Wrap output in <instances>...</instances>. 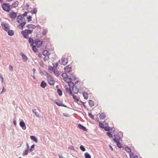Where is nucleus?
I'll use <instances>...</instances> for the list:
<instances>
[{"mask_svg":"<svg viewBox=\"0 0 158 158\" xmlns=\"http://www.w3.org/2000/svg\"><path fill=\"white\" fill-rule=\"evenodd\" d=\"M67 83H68L69 87L72 88V90L75 94H77L78 93V89L73 82H72V81H67Z\"/></svg>","mask_w":158,"mask_h":158,"instance_id":"1","label":"nucleus"},{"mask_svg":"<svg viewBox=\"0 0 158 158\" xmlns=\"http://www.w3.org/2000/svg\"><path fill=\"white\" fill-rule=\"evenodd\" d=\"M32 31V30H25L22 31L21 33L25 38L27 39L29 38L28 35L31 34Z\"/></svg>","mask_w":158,"mask_h":158,"instance_id":"2","label":"nucleus"},{"mask_svg":"<svg viewBox=\"0 0 158 158\" xmlns=\"http://www.w3.org/2000/svg\"><path fill=\"white\" fill-rule=\"evenodd\" d=\"M2 7L4 11L7 12H9L11 9L9 4L6 3H4L2 4Z\"/></svg>","mask_w":158,"mask_h":158,"instance_id":"3","label":"nucleus"},{"mask_svg":"<svg viewBox=\"0 0 158 158\" xmlns=\"http://www.w3.org/2000/svg\"><path fill=\"white\" fill-rule=\"evenodd\" d=\"M1 26L2 29L6 31H8L10 27L8 24L6 22H3L1 23Z\"/></svg>","mask_w":158,"mask_h":158,"instance_id":"4","label":"nucleus"},{"mask_svg":"<svg viewBox=\"0 0 158 158\" xmlns=\"http://www.w3.org/2000/svg\"><path fill=\"white\" fill-rule=\"evenodd\" d=\"M62 77L63 78L64 80L67 82V81H72V78L69 77H68V75L66 73H63L62 74Z\"/></svg>","mask_w":158,"mask_h":158,"instance_id":"5","label":"nucleus"},{"mask_svg":"<svg viewBox=\"0 0 158 158\" xmlns=\"http://www.w3.org/2000/svg\"><path fill=\"white\" fill-rule=\"evenodd\" d=\"M43 41H41L38 39H35L34 40V43L38 48L40 47L41 46L42 44L43 43Z\"/></svg>","mask_w":158,"mask_h":158,"instance_id":"6","label":"nucleus"},{"mask_svg":"<svg viewBox=\"0 0 158 158\" xmlns=\"http://www.w3.org/2000/svg\"><path fill=\"white\" fill-rule=\"evenodd\" d=\"M55 103L59 106H63L66 107H67L66 105H64L62 104V102L60 101L58 99L54 101Z\"/></svg>","mask_w":158,"mask_h":158,"instance_id":"7","label":"nucleus"},{"mask_svg":"<svg viewBox=\"0 0 158 158\" xmlns=\"http://www.w3.org/2000/svg\"><path fill=\"white\" fill-rule=\"evenodd\" d=\"M21 20L24 21H25V19L24 17H22V15H19L17 17V22L18 23H20Z\"/></svg>","mask_w":158,"mask_h":158,"instance_id":"8","label":"nucleus"},{"mask_svg":"<svg viewBox=\"0 0 158 158\" xmlns=\"http://www.w3.org/2000/svg\"><path fill=\"white\" fill-rule=\"evenodd\" d=\"M59 62L61 64L64 65H65L67 63V62L65 60V58L63 57L61 58V60H59Z\"/></svg>","mask_w":158,"mask_h":158,"instance_id":"9","label":"nucleus"},{"mask_svg":"<svg viewBox=\"0 0 158 158\" xmlns=\"http://www.w3.org/2000/svg\"><path fill=\"white\" fill-rule=\"evenodd\" d=\"M9 16L12 19L15 18L17 16V14L14 12H10L9 14Z\"/></svg>","mask_w":158,"mask_h":158,"instance_id":"10","label":"nucleus"},{"mask_svg":"<svg viewBox=\"0 0 158 158\" xmlns=\"http://www.w3.org/2000/svg\"><path fill=\"white\" fill-rule=\"evenodd\" d=\"M64 71L66 72H70L72 70L71 66L70 65H69L64 68Z\"/></svg>","mask_w":158,"mask_h":158,"instance_id":"11","label":"nucleus"},{"mask_svg":"<svg viewBox=\"0 0 158 158\" xmlns=\"http://www.w3.org/2000/svg\"><path fill=\"white\" fill-rule=\"evenodd\" d=\"M20 55L22 57V60L24 62H26L27 61L28 58L24 54L21 53Z\"/></svg>","mask_w":158,"mask_h":158,"instance_id":"12","label":"nucleus"},{"mask_svg":"<svg viewBox=\"0 0 158 158\" xmlns=\"http://www.w3.org/2000/svg\"><path fill=\"white\" fill-rule=\"evenodd\" d=\"M19 125L23 130H25L26 129V126L23 121L20 122L19 123Z\"/></svg>","mask_w":158,"mask_h":158,"instance_id":"13","label":"nucleus"},{"mask_svg":"<svg viewBox=\"0 0 158 158\" xmlns=\"http://www.w3.org/2000/svg\"><path fill=\"white\" fill-rule=\"evenodd\" d=\"M113 141L117 143V146L119 148H122V145L119 141L117 140L116 139H113Z\"/></svg>","mask_w":158,"mask_h":158,"instance_id":"14","label":"nucleus"},{"mask_svg":"<svg viewBox=\"0 0 158 158\" xmlns=\"http://www.w3.org/2000/svg\"><path fill=\"white\" fill-rule=\"evenodd\" d=\"M43 55L45 57H47L49 59V54L47 50L44 51L42 53Z\"/></svg>","mask_w":158,"mask_h":158,"instance_id":"15","label":"nucleus"},{"mask_svg":"<svg viewBox=\"0 0 158 158\" xmlns=\"http://www.w3.org/2000/svg\"><path fill=\"white\" fill-rule=\"evenodd\" d=\"M26 27L29 29H35L36 28V27L35 25L33 24H27L26 25Z\"/></svg>","mask_w":158,"mask_h":158,"instance_id":"16","label":"nucleus"},{"mask_svg":"<svg viewBox=\"0 0 158 158\" xmlns=\"http://www.w3.org/2000/svg\"><path fill=\"white\" fill-rule=\"evenodd\" d=\"M71 87H67L65 88V90L67 92V93H69V94L71 95H73V94L72 92L71 91Z\"/></svg>","mask_w":158,"mask_h":158,"instance_id":"17","label":"nucleus"},{"mask_svg":"<svg viewBox=\"0 0 158 158\" xmlns=\"http://www.w3.org/2000/svg\"><path fill=\"white\" fill-rule=\"evenodd\" d=\"M78 127L80 129L84 131H86L87 130V129L85 127L81 124H79L78 125Z\"/></svg>","mask_w":158,"mask_h":158,"instance_id":"18","label":"nucleus"},{"mask_svg":"<svg viewBox=\"0 0 158 158\" xmlns=\"http://www.w3.org/2000/svg\"><path fill=\"white\" fill-rule=\"evenodd\" d=\"M20 24L18 26V27L19 28L22 29H23L24 26L26 24V22H23L22 23H20Z\"/></svg>","mask_w":158,"mask_h":158,"instance_id":"19","label":"nucleus"},{"mask_svg":"<svg viewBox=\"0 0 158 158\" xmlns=\"http://www.w3.org/2000/svg\"><path fill=\"white\" fill-rule=\"evenodd\" d=\"M106 117V115L104 113H102L99 115V117L101 119H104Z\"/></svg>","mask_w":158,"mask_h":158,"instance_id":"20","label":"nucleus"},{"mask_svg":"<svg viewBox=\"0 0 158 158\" xmlns=\"http://www.w3.org/2000/svg\"><path fill=\"white\" fill-rule=\"evenodd\" d=\"M6 32H7L8 35L10 36H13L14 34V31L13 30H10V29Z\"/></svg>","mask_w":158,"mask_h":158,"instance_id":"21","label":"nucleus"},{"mask_svg":"<svg viewBox=\"0 0 158 158\" xmlns=\"http://www.w3.org/2000/svg\"><path fill=\"white\" fill-rule=\"evenodd\" d=\"M32 111V112L35 114L36 117L38 118L40 117L39 113L36 111V110L35 109H33Z\"/></svg>","mask_w":158,"mask_h":158,"instance_id":"22","label":"nucleus"},{"mask_svg":"<svg viewBox=\"0 0 158 158\" xmlns=\"http://www.w3.org/2000/svg\"><path fill=\"white\" fill-rule=\"evenodd\" d=\"M130 158H138L137 155H135L133 152H131L130 154Z\"/></svg>","mask_w":158,"mask_h":158,"instance_id":"23","label":"nucleus"},{"mask_svg":"<svg viewBox=\"0 0 158 158\" xmlns=\"http://www.w3.org/2000/svg\"><path fill=\"white\" fill-rule=\"evenodd\" d=\"M82 94L85 99H87L88 98V94L87 92H83Z\"/></svg>","mask_w":158,"mask_h":158,"instance_id":"24","label":"nucleus"},{"mask_svg":"<svg viewBox=\"0 0 158 158\" xmlns=\"http://www.w3.org/2000/svg\"><path fill=\"white\" fill-rule=\"evenodd\" d=\"M18 5V2L17 1L15 2L14 3L11 5L12 8H15L17 7Z\"/></svg>","mask_w":158,"mask_h":158,"instance_id":"25","label":"nucleus"},{"mask_svg":"<svg viewBox=\"0 0 158 158\" xmlns=\"http://www.w3.org/2000/svg\"><path fill=\"white\" fill-rule=\"evenodd\" d=\"M47 86L46 83L44 81H42L40 84V86L41 87L44 88Z\"/></svg>","mask_w":158,"mask_h":158,"instance_id":"26","label":"nucleus"},{"mask_svg":"<svg viewBox=\"0 0 158 158\" xmlns=\"http://www.w3.org/2000/svg\"><path fill=\"white\" fill-rule=\"evenodd\" d=\"M114 136L115 137L114 139H116L117 140H119L121 139V137L120 136V135L118 134H116V135H114Z\"/></svg>","mask_w":158,"mask_h":158,"instance_id":"27","label":"nucleus"},{"mask_svg":"<svg viewBox=\"0 0 158 158\" xmlns=\"http://www.w3.org/2000/svg\"><path fill=\"white\" fill-rule=\"evenodd\" d=\"M29 42L30 44V46H32L33 44V40L31 37H29Z\"/></svg>","mask_w":158,"mask_h":158,"instance_id":"28","label":"nucleus"},{"mask_svg":"<svg viewBox=\"0 0 158 158\" xmlns=\"http://www.w3.org/2000/svg\"><path fill=\"white\" fill-rule=\"evenodd\" d=\"M30 138L31 139L36 143H37V138L34 136H30Z\"/></svg>","mask_w":158,"mask_h":158,"instance_id":"29","label":"nucleus"},{"mask_svg":"<svg viewBox=\"0 0 158 158\" xmlns=\"http://www.w3.org/2000/svg\"><path fill=\"white\" fill-rule=\"evenodd\" d=\"M89 105L90 107H92L94 106V102L92 101L91 100H89Z\"/></svg>","mask_w":158,"mask_h":158,"instance_id":"30","label":"nucleus"},{"mask_svg":"<svg viewBox=\"0 0 158 158\" xmlns=\"http://www.w3.org/2000/svg\"><path fill=\"white\" fill-rule=\"evenodd\" d=\"M85 158H91L90 155L88 152L85 153Z\"/></svg>","mask_w":158,"mask_h":158,"instance_id":"31","label":"nucleus"},{"mask_svg":"<svg viewBox=\"0 0 158 158\" xmlns=\"http://www.w3.org/2000/svg\"><path fill=\"white\" fill-rule=\"evenodd\" d=\"M57 93H58V94L60 96H62V91H61V90L60 89H57Z\"/></svg>","mask_w":158,"mask_h":158,"instance_id":"32","label":"nucleus"},{"mask_svg":"<svg viewBox=\"0 0 158 158\" xmlns=\"http://www.w3.org/2000/svg\"><path fill=\"white\" fill-rule=\"evenodd\" d=\"M29 150L28 149H26L23 152V155H27L29 152Z\"/></svg>","mask_w":158,"mask_h":158,"instance_id":"33","label":"nucleus"},{"mask_svg":"<svg viewBox=\"0 0 158 158\" xmlns=\"http://www.w3.org/2000/svg\"><path fill=\"white\" fill-rule=\"evenodd\" d=\"M48 82L49 84L51 85H53L54 84V81L53 80H49Z\"/></svg>","mask_w":158,"mask_h":158,"instance_id":"34","label":"nucleus"},{"mask_svg":"<svg viewBox=\"0 0 158 158\" xmlns=\"http://www.w3.org/2000/svg\"><path fill=\"white\" fill-rule=\"evenodd\" d=\"M125 149L126 151L128 153H130L131 152V148L128 147H126L125 148Z\"/></svg>","mask_w":158,"mask_h":158,"instance_id":"35","label":"nucleus"},{"mask_svg":"<svg viewBox=\"0 0 158 158\" xmlns=\"http://www.w3.org/2000/svg\"><path fill=\"white\" fill-rule=\"evenodd\" d=\"M48 70L52 71L53 72H54L55 70L54 67L50 66H49L48 67Z\"/></svg>","mask_w":158,"mask_h":158,"instance_id":"36","label":"nucleus"},{"mask_svg":"<svg viewBox=\"0 0 158 158\" xmlns=\"http://www.w3.org/2000/svg\"><path fill=\"white\" fill-rule=\"evenodd\" d=\"M31 46L32 47V50L35 52H37L36 48L35 45H33L32 46Z\"/></svg>","mask_w":158,"mask_h":158,"instance_id":"37","label":"nucleus"},{"mask_svg":"<svg viewBox=\"0 0 158 158\" xmlns=\"http://www.w3.org/2000/svg\"><path fill=\"white\" fill-rule=\"evenodd\" d=\"M53 73H54V74H55V75H56V76H58L59 75V71H58L57 70L55 71H55H54Z\"/></svg>","mask_w":158,"mask_h":158,"instance_id":"38","label":"nucleus"},{"mask_svg":"<svg viewBox=\"0 0 158 158\" xmlns=\"http://www.w3.org/2000/svg\"><path fill=\"white\" fill-rule=\"evenodd\" d=\"M37 10L36 8H34L33 10H31V12L32 14H36L37 12Z\"/></svg>","mask_w":158,"mask_h":158,"instance_id":"39","label":"nucleus"},{"mask_svg":"<svg viewBox=\"0 0 158 158\" xmlns=\"http://www.w3.org/2000/svg\"><path fill=\"white\" fill-rule=\"evenodd\" d=\"M48 32V30L47 29H44L42 31L43 35H45Z\"/></svg>","mask_w":158,"mask_h":158,"instance_id":"40","label":"nucleus"},{"mask_svg":"<svg viewBox=\"0 0 158 158\" xmlns=\"http://www.w3.org/2000/svg\"><path fill=\"white\" fill-rule=\"evenodd\" d=\"M80 149L83 152L85 151V148L82 145H81L80 147Z\"/></svg>","mask_w":158,"mask_h":158,"instance_id":"41","label":"nucleus"},{"mask_svg":"<svg viewBox=\"0 0 158 158\" xmlns=\"http://www.w3.org/2000/svg\"><path fill=\"white\" fill-rule=\"evenodd\" d=\"M107 135L110 138H112L113 137V136H112V135L109 132H108L107 133Z\"/></svg>","mask_w":158,"mask_h":158,"instance_id":"42","label":"nucleus"},{"mask_svg":"<svg viewBox=\"0 0 158 158\" xmlns=\"http://www.w3.org/2000/svg\"><path fill=\"white\" fill-rule=\"evenodd\" d=\"M88 115H89V117L90 118H91L92 119H94V116L91 113H88Z\"/></svg>","mask_w":158,"mask_h":158,"instance_id":"43","label":"nucleus"},{"mask_svg":"<svg viewBox=\"0 0 158 158\" xmlns=\"http://www.w3.org/2000/svg\"><path fill=\"white\" fill-rule=\"evenodd\" d=\"M104 130L106 131H109L110 130V127L109 126L105 127L104 128Z\"/></svg>","mask_w":158,"mask_h":158,"instance_id":"44","label":"nucleus"},{"mask_svg":"<svg viewBox=\"0 0 158 158\" xmlns=\"http://www.w3.org/2000/svg\"><path fill=\"white\" fill-rule=\"evenodd\" d=\"M68 148L70 149L73 151H75V149H74L73 146L72 145H70V146H69V147Z\"/></svg>","mask_w":158,"mask_h":158,"instance_id":"45","label":"nucleus"},{"mask_svg":"<svg viewBox=\"0 0 158 158\" xmlns=\"http://www.w3.org/2000/svg\"><path fill=\"white\" fill-rule=\"evenodd\" d=\"M99 126L100 127H101L102 128H104V125L101 122H99Z\"/></svg>","mask_w":158,"mask_h":158,"instance_id":"46","label":"nucleus"},{"mask_svg":"<svg viewBox=\"0 0 158 158\" xmlns=\"http://www.w3.org/2000/svg\"><path fill=\"white\" fill-rule=\"evenodd\" d=\"M35 147V145L33 144L32 145L31 147V148L30 149V151L31 152L32 151H33V149Z\"/></svg>","mask_w":158,"mask_h":158,"instance_id":"47","label":"nucleus"},{"mask_svg":"<svg viewBox=\"0 0 158 158\" xmlns=\"http://www.w3.org/2000/svg\"><path fill=\"white\" fill-rule=\"evenodd\" d=\"M6 91V89H5L4 87H3L2 91L0 93V94H2L3 93H5Z\"/></svg>","mask_w":158,"mask_h":158,"instance_id":"48","label":"nucleus"},{"mask_svg":"<svg viewBox=\"0 0 158 158\" xmlns=\"http://www.w3.org/2000/svg\"><path fill=\"white\" fill-rule=\"evenodd\" d=\"M72 96L73 97V98L74 99V100L75 101H79L78 98H77V97L76 96L74 95L73 94V95H72Z\"/></svg>","mask_w":158,"mask_h":158,"instance_id":"49","label":"nucleus"},{"mask_svg":"<svg viewBox=\"0 0 158 158\" xmlns=\"http://www.w3.org/2000/svg\"><path fill=\"white\" fill-rule=\"evenodd\" d=\"M48 81L49 80H53L52 78V77L51 76H49L47 77Z\"/></svg>","mask_w":158,"mask_h":158,"instance_id":"50","label":"nucleus"},{"mask_svg":"<svg viewBox=\"0 0 158 158\" xmlns=\"http://www.w3.org/2000/svg\"><path fill=\"white\" fill-rule=\"evenodd\" d=\"M32 17L31 16H29L27 18V19H28V22H29L31 20V19Z\"/></svg>","mask_w":158,"mask_h":158,"instance_id":"51","label":"nucleus"},{"mask_svg":"<svg viewBox=\"0 0 158 158\" xmlns=\"http://www.w3.org/2000/svg\"><path fill=\"white\" fill-rule=\"evenodd\" d=\"M63 115L66 117H69V115L67 113H63Z\"/></svg>","mask_w":158,"mask_h":158,"instance_id":"52","label":"nucleus"},{"mask_svg":"<svg viewBox=\"0 0 158 158\" xmlns=\"http://www.w3.org/2000/svg\"><path fill=\"white\" fill-rule=\"evenodd\" d=\"M27 12H25L23 14H22L21 15H22V16H23L24 17L26 16L27 15Z\"/></svg>","mask_w":158,"mask_h":158,"instance_id":"53","label":"nucleus"},{"mask_svg":"<svg viewBox=\"0 0 158 158\" xmlns=\"http://www.w3.org/2000/svg\"><path fill=\"white\" fill-rule=\"evenodd\" d=\"M81 103V104H80V105H83V106L85 107V108H86V106L85 104V103L84 102H82V101H81L80 102Z\"/></svg>","mask_w":158,"mask_h":158,"instance_id":"54","label":"nucleus"},{"mask_svg":"<svg viewBox=\"0 0 158 158\" xmlns=\"http://www.w3.org/2000/svg\"><path fill=\"white\" fill-rule=\"evenodd\" d=\"M9 69L12 71L13 70V67L11 65H10L9 66Z\"/></svg>","mask_w":158,"mask_h":158,"instance_id":"55","label":"nucleus"},{"mask_svg":"<svg viewBox=\"0 0 158 158\" xmlns=\"http://www.w3.org/2000/svg\"><path fill=\"white\" fill-rule=\"evenodd\" d=\"M58 64L57 63H56L53 65V67L56 68L57 67Z\"/></svg>","mask_w":158,"mask_h":158,"instance_id":"56","label":"nucleus"},{"mask_svg":"<svg viewBox=\"0 0 158 158\" xmlns=\"http://www.w3.org/2000/svg\"><path fill=\"white\" fill-rule=\"evenodd\" d=\"M48 59V58H47L46 57H44V58H43V60H44V61H46V60H47Z\"/></svg>","mask_w":158,"mask_h":158,"instance_id":"57","label":"nucleus"},{"mask_svg":"<svg viewBox=\"0 0 158 158\" xmlns=\"http://www.w3.org/2000/svg\"><path fill=\"white\" fill-rule=\"evenodd\" d=\"M58 156L59 158H64L63 156H61L59 154L58 155Z\"/></svg>","mask_w":158,"mask_h":158,"instance_id":"58","label":"nucleus"},{"mask_svg":"<svg viewBox=\"0 0 158 158\" xmlns=\"http://www.w3.org/2000/svg\"><path fill=\"white\" fill-rule=\"evenodd\" d=\"M13 123H14V124L15 125H16V121L15 120H14L13 121Z\"/></svg>","mask_w":158,"mask_h":158,"instance_id":"59","label":"nucleus"},{"mask_svg":"<svg viewBox=\"0 0 158 158\" xmlns=\"http://www.w3.org/2000/svg\"><path fill=\"white\" fill-rule=\"evenodd\" d=\"M35 68H34L33 70H32V71H33V74H34L35 72Z\"/></svg>","mask_w":158,"mask_h":158,"instance_id":"60","label":"nucleus"},{"mask_svg":"<svg viewBox=\"0 0 158 158\" xmlns=\"http://www.w3.org/2000/svg\"><path fill=\"white\" fill-rule=\"evenodd\" d=\"M27 148L26 149H28V150H29V145L28 143H27Z\"/></svg>","mask_w":158,"mask_h":158,"instance_id":"61","label":"nucleus"},{"mask_svg":"<svg viewBox=\"0 0 158 158\" xmlns=\"http://www.w3.org/2000/svg\"><path fill=\"white\" fill-rule=\"evenodd\" d=\"M72 79H73L74 80H75L76 79V78L75 76H74L72 78Z\"/></svg>","mask_w":158,"mask_h":158,"instance_id":"62","label":"nucleus"},{"mask_svg":"<svg viewBox=\"0 0 158 158\" xmlns=\"http://www.w3.org/2000/svg\"><path fill=\"white\" fill-rule=\"evenodd\" d=\"M1 82L2 83L3 82V78H2L1 79Z\"/></svg>","mask_w":158,"mask_h":158,"instance_id":"63","label":"nucleus"},{"mask_svg":"<svg viewBox=\"0 0 158 158\" xmlns=\"http://www.w3.org/2000/svg\"><path fill=\"white\" fill-rule=\"evenodd\" d=\"M41 56H42V55L41 54H40V53H39V54H38V56L39 57H41Z\"/></svg>","mask_w":158,"mask_h":158,"instance_id":"64","label":"nucleus"}]
</instances>
